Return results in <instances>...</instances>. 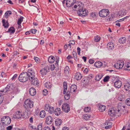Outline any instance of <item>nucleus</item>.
<instances>
[{
	"instance_id": "obj_44",
	"label": "nucleus",
	"mask_w": 130,
	"mask_h": 130,
	"mask_svg": "<svg viewBox=\"0 0 130 130\" xmlns=\"http://www.w3.org/2000/svg\"><path fill=\"white\" fill-rule=\"evenodd\" d=\"M72 55L74 57V59L76 60H77V53H76L74 51H73L72 53Z\"/></svg>"
},
{
	"instance_id": "obj_7",
	"label": "nucleus",
	"mask_w": 130,
	"mask_h": 130,
	"mask_svg": "<svg viewBox=\"0 0 130 130\" xmlns=\"http://www.w3.org/2000/svg\"><path fill=\"white\" fill-rule=\"evenodd\" d=\"M62 110L66 112H68L70 111V106L68 104L64 103L62 105Z\"/></svg>"
},
{
	"instance_id": "obj_22",
	"label": "nucleus",
	"mask_w": 130,
	"mask_h": 130,
	"mask_svg": "<svg viewBox=\"0 0 130 130\" xmlns=\"http://www.w3.org/2000/svg\"><path fill=\"white\" fill-rule=\"evenodd\" d=\"M61 109L60 108H57L54 111V114L56 116H58L60 115L61 112Z\"/></svg>"
},
{
	"instance_id": "obj_28",
	"label": "nucleus",
	"mask_w": 130,
	"mask_h": 130,
	"mask_svg": "<svg viewBox=\"0 0 130 130\" xmlns=\"http://www.w3.org/2000/svg\"><path fill=\"white\" fill-rule=\"evenodd\" d=\"M126 40V38L125 37H123L120 38L119 40V42L121 44H124Z\"/></svg>"
},
{
	"instance_id": "obj_24",
	"label": "nucleus",
	"mask_w": 130,
	"mask_h": 130,
	"mask_svg": "<svg viewBox=\"0 0 130 130\" xmlns=\"http://www.w3.org/2000/svg\"><path fill=\"white\" fill-rule=\"evenodd\" d=\"M106 107L103 105H100L99 107V109L101 112H103L105 110Z\"/></svg>"
},
{
	"instance_id": "obj_35",
	"label": "nucleus",
	"mask_w": 130,
	"mask_h": 130,
	"mask_svg": "<svg viewBox=\"0 0 130 130\" xmlns=\"http://www.w3.org/2000/svg\"><path fill=\"white\" fill-rule=\"evenodd\" d=\"M102 76H103L101 74H99L95 77V79L97 81L99 80L101 78Z\"/></svg>"
},
{
	"instance_id": "obj_33",
	"label": "nucleus",
	"mask_w": 130,
	"mask_h": 130,
	"mask_svg": "<svg viewBox=\"0 0 130 130\" xmlns=\"http://www.w3.org/2000/svg\"><path fill=\"white\" fill-rule=\"evenodd\" d=\"M45 116V112L44 110L41 111L40 113L39 116L42 118H44Z\"/></svg>"
},
{
	"instance_id": "obj_61",
	"label": "nucleus",
	"mask_w": 130,
	"mask_h": 130,
	"mask_svg": "<svg viewBox=\"0 0 130 130\" xmlns=\"http://www.w3.org/2000/svg\"><path fill=\"white\" fill-rule=\"evenodd\" d=\"M69 43H70L72 45H74L75 44V41H70L69 42Z\"/></svg>"
},
{
	"instance_id": "obj_1",
	"label": "nucleus",
	"mask_w": 130,
	"mask_h": 130,
	"mask_svg": "<svg viewBox=\"0 0 130 130\" xmlns=\"http://www.w3.org/2000/svg\"><path fill=\"white\" fill-rule=\"evenodd\" d=\"M29 79L28 74L26 72H24L20 74L19 77V80L21 82H25Z\"/></svg>"
},
{
	"instance_id": "obj_45",
	"label": "nucleus",
	"mask_w": 130,
	"mask_h": 130,
	"mask_svg": "<svg viewBox=\"0 0 130 130\" xmlns=\"http://www.w3.org/2000/svg\"><path fill=\"white\" fill-rule=\"evenodd\" d=\"M50 108H49V110H48V111L49 113H53L54 110L53 107L51 106Z\"/></svg>"
},
{
	"instance_id": "obj_23",
	"label": "nucleus",
	"mask_w": 130,
	"mask_h": 130,
	"mask_svg": "<svg viewBox=\"0 0 130 130\" xmlns=\"http://www.w3.org/2000/svg\"><path fill=\"white\" fill-rule=\"evenodd\" d=\"M62 123V120L60 119H57L56 120L55 124L56 125L59 126Z\"/></svg>"
},
{
	"instance_id": "obj_6",
	"label": "nucleus",
	"mask_w": 130,
	"mask_h": 130,
	"mask_svg": "<svg viewBox=\"0 0 130 130\" xmlns=\"http://www.w3.org/2000/svg\"><path fill=\"white\" fill-rule=\"evenodd\" d=\"M25 107L31 108L33 107V102L29 99H27L25 102Z\"/></svg>"
},
{
	"instance_id": "obj_21",
	"label": "nucleus",
	"mask_w": 130,
	"mask_h": 130,
	"mask_svg": "<svg viewBox=\"0 0 130 130\" xmlns=\"http://www.w3.org/2000/svg\"><path fill=\"white\" fill-rule=\"evenodd\" d=\"M75 78L77 80H80L82 77V76L80 73H76L75 76Z\"/></svg>"
},
{
	"instance_id": "obj_56",
	"label": "nucleus",
	"mask_w": 130,
	"mask_h": 130,
	"mask_svg": "<svg viewBox=\"0 0 130 130\" xmlns=\"http://www.w3.org/2000/svg\"><path fill=\"white\" fill-rule=\"evenodd\" d=\"M34 59L36 62L38 63L39 62L40 59L38 58L37 57H34Z\"/></svg>"
},
{
	"instance_id": "obj_52",
	"label": "nucleus",
	"mask_w": 130,
	"mask_h": 130,
	"mask_svg": "<svg viewBox=\"0 0 130 130\" xmlns=\"http://www.w3.org/2000/svg\"><path fill=\"white\" fill-rule=\"evenodd\" d=\"M89 117L90 115H89L88 114H86L84 116V118L85 120H87L89 119Z\"/></svg>"
},
{
	"instance_id": "obj_51",
	"label": "nucleus",
	"mask_w": 130,
	"mask_h": 130,
	"mask_svg": "<svg viewBox=\"0 0 130 130\" xmlns=\"http://www.w3.org/2000/svg\"><path fill=\"white\" fill-rule=\"evenodd\" d=\"M109 78V76H107L104 77L103 79V81L105 82H107L108 81Z\"/></svg>"
},
{
	"instance_id": "obj_43",
	"label": "nucleus",
	"mask_w": 130,
	"mask_h": 130,
	"mask_svg": "<svg viewBox=\"0 0 130 130\" xmlns=\"http://www.w3.org/2000/svg\"><path fill=\"white\" fill-rule=\"evenodd\" d=\"M126 68H125V69L128 70H130V62H128L125 65Z\"/></svg>"
},
{
	"instance_id": "obj_47",
	"label": "nucleus",
	"mask_w": 130,
	"mask_h": 130,
	"mask_svg": "<svg viewBox=\"0 0 130 130\" xmlns=\"http://www.w3.org/2000/svg\"><path fill=\"white\" fill-rule=\"evenodd\" d=\"M123 107V108H125V106L124 105H122V104L121 103H119L118 105V108L121 109L122 107Z\"/></svg>"
},
{
	"instance_id": "obj_17",
	"label": "nucleus",
	"mask_w": 130,
	"mask_h": 130,
	"mask_svg": "<svg viewBox=\"0 0 130 130\" xmlns=\"http://www.w3.org/2000/svg\"><path fill=\"white\" fill-rule=\"evenodd\" d=\"M29 91L30 94L31 96H34L36 94V90L34 88H30L29 89Z\"/></svg>"
},
{
	"instance_id": "obj_29",
	"label": "nucleus",
	"mask_w": 130,
	"mask_h": 130,
	"mask_svg": "<svg viewBox=\"0 0 130 130\" xmlns=\"http://www.w3.org/2000/svg\"><path fill=\"white\" fill-rule=\"evenodd\" d=\"M121 109H120V108H118L117 109L115 110V112L116 113V115H117L118 116H121Z\"/></svg>"
},
{
	"instance_id": "obj_41",
	"label": "nucleus",
	"mask_w": 130,
	"mask_h": 130,
	"mask_svg": "<svg viewBox=\"0 0 130 130\" xmlns=\"http://www.w3.org/2000/svg\"><path fill=\"white\" fill-rule=\"evenodd\" d=\"M11 14L12 12L11 11H7L5 14V17L6 18H7L9 15H11Z\"/></svg>"
},
{
	"instance_id": "obj_46",
	"label": "nucleus",
	"mask_w": 130,
	"mask_h": 130,
	"mask_svg": "<svg viewBox=\"0 0 130 130\" xmlns=\"http://www.w3.org/2000/svg\"><path fill=\"white\" fill-rule=\"evenodd\" d=\"M90 110L91 108L90 107H87L85 108L84 110L85 112H88L90 111Z\"/></svg>"
},
{
	"instance_id": "obj_13",
	"label": "nucleus",
	"mask_w": 130,
	"mask_h": 130,
	"mask_svg": "<svg viewBox=\"0 0 130 130\" xmlns=\"http://www.w3.org/2000/svg\"><path fill=\"white\" fill-rule=\"evenodd\" d=\"M77 89V86L75 85H72L70 87L69 91L71 93H73L76 91Z\"/></svg>"
},
{
	"instance_id": "obj_15",
	"label": "nucleus",
	"mask_w": 130,
	"mask_h": 130,
	"mask_svg": "<svg viewBox=\"0 0 130 130\" xmlns=\"http://www.w3.org/2000/svg\"><path fill=\"white\" fill-rule=\"evenodd\" d=\"M31 80L32 84L36 86H38L39 85V83L38 82V79L37 78L35 77Z\"/></svg>"
},
{
	"instance_id": "obj_25",
	"label": "nucleus",
	"mask_w": 130,
	"mask_h": 130,
	"mask_svg": "<svg viewBox=\"0 0 130 130\" xmlns=\"http://www.w3.org/2000/svg\"><path fill=\"white\" fill-rule=\"evenodd\" d=\"M124 88L125 90L127 91L130 89V82H127L124 86Z\"/></svg>"
},
{
	"instance_id": "obj_64",
	"label": "nucleus",
	"mask_w": 130,
	"mask_h": 130,
	"mask_svg": "<svg viewBox=\"0 0 130 130\" xmlns=\"http://www.w3.org/2000/svg\"><path fill=\"white\" fill-rule=\"evenodd\" d=\"M79 130H88L86 127H83L81 128Z\"/></svg>"
},
{
	"instance_id": "obj_20",
	"label": "nucleus",
	"mask_w": 130,
	"mask_h": 130,
	"mask_svg": "<svg viewBox=\"0 0 130 130\" xmlns=\"http://www.w3.org/2000/svg\"><path fill=\"white\" fill-rule=\"evenodd\" d=\"M114 84L115 87L119 88L121 86V82L120 80L116 81L114 83Z\"/></svg>"
},
{
	"instance_id": "obj_36",
	"label": "nucleus",
	"mask_w": 130,
	"mask_h": 130,
	"mask_svg": "<svg viewBox=\"0 0 130 130\" xmlns=\"http://www.w3.org/2000/svg\"><path fill=\"white\" fill-rule=\"evenodd\" d=\"M45 87L47 88L50 89L51 88V84L50 82H47L44 84Z\"/></svg>"
},
{
	"instance_id": "obj_37",
	"label": "nucleus",
	"mask_w": 130,
	"mask_h": 130,
	"mask_svg": "<svg viewBox=\"0 0 130 130\" xmlns=\"http://www.w3.org/2000/svg\"><path fill=\"white\" fill-rule=\"evenodd\" d=\"M94 76L92 74H90L89 75L86 77L87 78L86 82H87V83H88L89 80L90 79H92L93 77Z\"/></svg>"
},
{
	"instance_id": "obj_53",
	"label": "nucleus",
	"mask_w": 130,
	"mask_h": 130,
	"mask_svg": "<svg viewBox=\"0 0 130 130\" xmlns=\"http://www.w3.org/2000/svg\"><path fill=\"white\" fill-rule=\"evenodd\" d=\"M42 124H40L38 125V130H42Z\"/></svg>"
},
{
	"instance_id": "obj_5",
	"label": "nucleus",
	"mask_w": 130,
	"mask_h": 130,
	"mask_svg": "<svg viewBox=\"0 0 130 130\" xmlns=\"http://www.w3.org/2000/svg\"><path fill=\"white\" fill-rule=\"evenodd\" d=\"M109 13V10L108 9H103L99 12V15L101 17H104L107 16Z\"/></svg>"
},
{
	"instance_id": "obj_49",
	"label": "nucleus",
	"mask_w": 130,
	"mask_h": 130,
	"mask_svg": "<svg viewBox=\"0 0 130 130\" xmlns=\"http://www.w3.org/2000/svg\"><path fill=\"white\" fill-rule=\"evenodd\" d=\"M56 67L55 65L54 64H52L50 67L51 70H53L55 69V68Z\"/></svg>"
},
{
	"instance_id": "obj_38",
	"label": "nucleus",
	"mask_w": 130,
	"mask_h": 130,
	"mask_svg": "<svg viewBox=\"0 0 130 130\" xmlns=\"http://www.w3.org/2000/svg\"><path fill=\"white\" fill-rule=\"evenodd\" d=\"M108 124H109V125H107L105 127V128L106 129H108L111 127L112 123L111 122H107L105 123L106 125H108Z\"/></svg>"
},
{
	"instance_id": "obj_12",
	"label": "nucleus",
	"mask_w": 130,
	"mask_h": 130,
	"mask_svg": "<svg viewBox=\"0 0 130 130\" xmlns=\"http://www.w3.org/2000/svg\"><path fill=\"white\" fill-rule=\"evenodd\" d=\"M27 74H28L29 79L30 80H31L35 78V73L34 72H28Z\"/></svg>"
},
{
	"instance_id": "obj_10",
	"label": "nucleus",
	"mask_w": 130,
	"mask_h": 130,
	"mask_svg": "<svg viewBox=\"0 0 130 130\" xmlns=\"http://www.w3.org/2000/svg\"><path fill=\"white\" fill-rule=\"evenodd\" d=\"M124 64L123 62H118L115 64V67L116 68L118 69H121L123 67Z\"/></svg>"
},
{
	"instance_id": "obj_8",
	"label": "nucleus",
	"mask_w": 130,
	"mask_h": 130,
	"mask_svg": "<svg viewBox=\"0 0 130 130\" xmlns=\"http://www.w3.org/2000/svg\"><path fill=\"white\" fill-rule=\"evenodd\" d=\"M49 69L48 66L46 65L44 68L41 70L40 71V73L43 75H45L46 74L47 71Z\"/></svg>"
},
{
	"instance_id": "obj_55",
	"label": "nucleus",
	"mask_w": 130,
	"mask_h": 130,
	"mask_svg": "<svg viewBox=\"0 0 130 130\" xmlns=\"http://www.w3.org/2000/svg\"><path fill=\"white\" fill-rule=\"evenodd\" d=\"M43 94L44 95H45L47 94L48 91L46 89H44L43 90Z\"/></svg>"
},
{
	"instance_id": "obj_59",
	"label": "nucleus",
	"mask_w": 130,
	"mask_h": 130,
	"mask_svg": "<svg viewBox=\"0 0 130 130\" xmlns=\"http://www.w3.org/2000/svg\"><path fill=\"white\" fill-rule=\"evenodd\" d=\"M59 61V58L58 59H56L55 62L56 63L55 64V66H56L57 67L58 66V63Z\"/></svg>"
},
{
	"instance_id": "obj_54",
	"label": "nucleus",
	"mask_w": 130,
	"mask_h": 130,
	"mask_svg": "<svg viewBox=\"0 0 130 130\" xmlns=\"http://www.w3.org/2000/svg\"><path fill=\"white\" fill-rule=\"evenodd\" d=\"M129 17V16L126 17H124V18H123L121 19H120V20H118L117 21H116V22H117V21H118V22H120L122 21H123L124 20V19H127V18H128Z\"/></svg>"
},
{
	"instance_id": "obj_34",
	"label": "nucleus",
	"mask_w": 130,
	"mask_h": 130,
	"mask_svg": "<svg viewBox=\"0 0 130 130\" xmlns=\"http://www.w3.org/2000/svg\"><path fill=\"white\" fill-rule=\"evenodd\" d=\"M15 29L13 27H12L9 28L7 32H9L11 34H14L15 32Z\"/></svg>"
},
{
	"instance_id": "obj_16",
	"label": "nucleus",
	"mask_w": 130,
	"mask_h": 130,
	"mask_svg": "<svg viewBox=\"0 0 130 130\" xmlns=\"http://www.w3.org/2000/svg\"><path fill=\"white\" fill-rule=\"evenodd\" d=\"M22 116V115L21 112L19 111H17L15 113L13 117L15 118L18 119L20 118Z\"/></svg>"
},
{
	"instance_id": "obj_57",
	"label": "nucleus",
	"mask_w": 130,
	"mask_h": 130,
	"mask_svg": "<svg viewBox=\"0 0 130 130\" xmlns=\"http://www.w3.org/2000/svg\"><path fill=\"white\" fill-rule=\"evenodd\" d=\"M12 128V125H10L6 127L7 130H11Z\"/></svg>"
},
{
	"instance_id": "obj_14",
	"label": "nucleus",
	"mask_w": 130,
	"mask_h": 130,
	"mask_svg": "<svg viewBox=\"0 0 130 130\" xmlns=\"http://www.w3.org/2000/svg\"><path fill=\"white\" fill-rule=\"evenodd\" d=\"M108 114L111 117L115 116L116 115L115 110L112 108H110L108 111Z\"/></svg>"
},
{
	"instance_id": "obj_31",
	"label": "nucleus",
	"mask_w": 130,
	"mask_h": 130,
	"mask_svg": "<svg viewBox=\"0 0 130 130\" xmlns=\"http://www.w3.org/2000/svg\"><path fill=\"white\" fill-rule=\"evenodd\" d=\"M3 26L5 28H7L9 26V24L7 21L5 22V20L3 19L2 21Z\"/></svg>"
},
{
	"instance_id": "obj_2",
	"label": "nucleus",
	"mask_w": 130,
	"mask_h": 130,
	"mask_svg": "<svg viewBox=\"0 0 130 130\" xmlns=\"http://www.w3.org/2000/svg\"><path fill=\"white\" fill-rule=\"evenodd\" d=\"M13 88H14L12 84H9L7 85L6 88L4 89L3 90L0 91V92H2V94L4 95L5 93H8V92L12 91Z\"/></svg>"
},
{
	"instance_id": "obj_19",
	"label": "nucleus",
	"mask_w": 130,
	"mask_h": 130,
	"mask_svg": "<svg viewBox=\"0 0 130 130\" xmlns=\"http://www.w3.org/2000/svg\"><path fill=\"white\" fill-rule=\"evenodd\" d=\"M74 8H77L78 10L80 9L83 8V5L81 3L79 2L76 5H75L74 6Z\"/></svg>"
},
{
	"instance_id": "obj_60",
	"label": "nucleus",
	"mask_w": 130,
	"mask_h": 130,
	"mask_svg": "<svg viewBox=\"0 0 130 130\" xmlns=\"http://www.w3.org/2000/svg\"><path fill=\"white\" fill-rule=\"evenodd\" d=\"M43 130H51V128L48 126H46L44 127Z\"/></svg>"
},
{
	"instance_id": "obj_50",
	"label": "nucleus",
	"mask_w": 130,
	"mask_h": 130,
	"mask_svg": "<svg viewBox=\"0 0 130 130\" xmlns=\"http://www.w3.org/2000/svg\"><path fill=\"white\" fill-rule=\"evenodd\" d=\"M126 103L128 106H130V98L127 99L126 101Z\"/></svg>"
},
{
	"instance_id": "obj_63",
	"label": "nucleus",
	"mask_w": 130,
	"mask_h": 130,
	"mask_svg": "<svg viewBox=\"0 0 130 130\" xmlns=\"http://www.w3.org/2000/svg\"><path fill=\"white\" fill-rule=\"evenodd\" d=\"M89 63L92 64L94 62V61L93 59H90L89 60Z\"/></svg>"
},
{
	"instance_id": "obj_27",
	"label": "nucleus",
	"mask_w": 130,
	"mask_h": 130,
	"mask_svg": "<svg viewBox=\"0 0 130 130\" xmlns=\"http://www.w3.org/2000/svg\"><path fill=\"white\" fill-rule=\"evenodd\" d=\"M66 93V94L64 96L65 99L66 100H68L70 98V92L68 90L67 92Z\"/></svg>"
},
{
	"instance_id": "obj_30",
	"label": "nucleus",
	"mask_w": 130,
	"mask_h": 130,
	"mask_svg": "<svg viewBox=\"0 0 130 130\" xmlns=\"http://www.w3.org/2000/svg\"><path fill=\"white\" fill-rule=\"evenodd\" d=\"M102 65V63L100 61H98L95 62L94 64V66L97 68H100Z\"/></svg>"
},
{
	"instance_id": "obj_40",
	"label": "nucleus",
	"mask_w": 130,
	"mask_h": 130,
	"mask_svg": "<svg viewBox=\"0 0 130 130\" xmlns=\"http://www.w3.org/2000/svg\"><path fill=\"white\" fill-rule=\"evenodd\" d=\"M100 39L101 38L98 35H97L94 37V40L96 42H98L100 41Z\"/></svg>"
},
{
	"instance_id": "obj_62",
	"label": "nucleus",
	"mask_w": 130,
	"mask_h": 130,
	"mask_svg": "<svg viewBox=\"0 0 130 130\" xmlns=\"http://www.w3.org/2000/svg\"><path fill=\"white\" fill-rule=\"evenodd\" d=\"M14 92H15L16 93H17L19 91V89L17 88H15L13 91Z\"/></svg>"
},
{
	"instance_id": "obj_32",
	"label": "nucleus",
	"mask_w": 130,
	"mask_h": 130,
	"mask_svg": "<svg viewBox=\"0 0 130 130\" xmlns=\"http://www.w3.org/2000/svg\"><path fill=\"white\" fill-rule=\"evenodd\" d=\"M55 59V58L54 56H51L49 57L48 61L49 62L52 63L54 61Z\"/></svg>"
},
{
	"instance_id": "obj_3",
	"label": "nucleus",
	"mask_w": 130,
	"mask_h": 130,
	"mask_svg": "<svg viewBox=\"0 0 130 130\" xmlns=\"http://www.w3.org/2000/svg\"><path fill=\"white\" fill-rule=\"evenodd\" d=\"M11 122V119L8 116H4L1 119V122L4 125H8Z\"/></svg>"
},
{
	"instance_id": "obj_26",
	"label": "nucleus",
	"mask_w": 130,
	"mask_h": 130,
	"mask_svg": "<svg viewBox=\"0 0 130 130\" xmlns=\"http://www.w3.org/2000/svg\"><path fill=\"white\" fill-rule=\"evenodd\" d=\"M63 93L64 94L66 93L67 89V84L66 82H64L63 83Z\"/></svg>"
},
{
	"instance_id": "obj_9",
	"label": "nucleus",
	"mask_w": 130,
	"mask_h": 130,
	"mask_svg": "<svg viewBox=\"0 0 130 130\" xmlns=\"http://www.w3.org/2000/svg\"><path fill=\"white\" fill-rule=\"evenodd\" d=\"M76 2V0H67L66 4L68 7L72 6Z\"/></svg>"
},
{
	"instance_id": "obj_4",
	"label": "nucleus",
	"mask_w": 130,
	"mask_h": 130,
	"mask_svg": "<svg viewBox=\"0 0 130 130\" xmlns=\"http://www.w3.org/2000/svg\"><path fill=\"white\" fill-rule=\"evenodd\" d=\"M88 13L87 10L85 9H84L83 8L79 9L77 11V13L78 15L82 17L85 16L88 14Z\"/></svg>"
},
{
	"instance_id": "obj_58",
	"label": "nucleus",
	"mask_w": 130,
	"mask_h": 130,
	"mask_svg": "<svg viewBox=\"0 0 130 130\" xmlns=\"http://www.w3.org/2000/svg\"><path fill=\"white\" fill-rule=\"evenodd\" d=\"M37 30L34 29H32L31 30V32L33 34H35Z\"/></svg>"
},
{
	"instance_id": "obj_18",
	"label": "nucleus",
	"mask_w": 130,
	"mask_h": 130,
	"mask_svg": "<svg viewBox=\"0 0 130 130\" xmlns=\"http://www.w3.org/2000/svg\"><path fill=\"white\" fill-rule=\"evenodd\" d=\"M114 44L112 42L108 43L107 45V48L109 50H112L114 48Z\"/></svg>"
},
{
	"instance_id": "obj_42",
	"label": "nucleus",
	"mask_w": 130,
	"mask_h": 130,
	"mask_svg": "<svg viewBox=\"0 0 130 130\" xmlns=\"http://www.w3.org/2000/svg\"><path fill=\"white\" fill-rule=\"evenodd\" d=\"M23 17L21 16L19 19L18 21V25H20L21 24L22 22L23 21Z\"/></svg>"
},
{
	"instance_id": "obj_11",
	"label": "nucleus",
	"mask_w": 130,
	"mask_h": 130,
	"mask_svg": "<svg viewBox=\"0 0 130 130\" xmlns=\"http://www.w3.org/2000/svg\"><path fill=\"white\" fill-rule=\"evenodd\" d=\"M46 123L47 124H50L53 122V118L50 116H49L47 117L46 118L45 121Z\"/></svg>"
},
{
	"instance_id": "obj_48",
	"label": "nucleus",
	"mask_w": 130,
	"mask_h": 130,
	"mask_svg": "<svg viewBox=\"0 0 130 130\" xmlns=\"http://www.w3.org/2000/svg\"><path fill=\"white\" fill-rule=\"evenodd\" d=\"M51 107L49 104H46L45 106L44 109L45 110L48 111L49 110V108H50Z\"/></svg>"
},
{
	"instance_id": "obj_39",
	"label": "nucleus",
	"mask_w": 130,
	"mask_h": 130,
	"mask_svg": "<svg viewBox=\"0 0 130 130\" xmlns=\"http://www.w3.org/2000/svg\"><path fill=\"white\" fill-rule=\"evenodd\" d=\"M69 68L68 66H67L64 68V73L66 74H67L69 73Z\"/></svg>"
}]
</instances>
